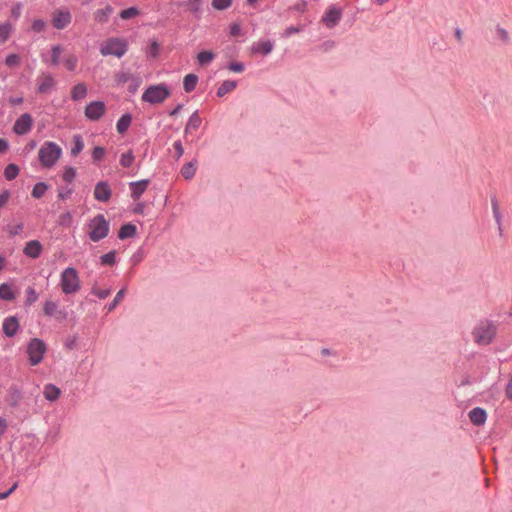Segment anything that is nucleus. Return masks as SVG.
Returning <instances> with one entry per match:
<instances>
[{
    "label": "nucleus",
    "instance_id": "1",
    "mask_svg": "<svg viewBox=\"0 0 512 512\" xmlns=\"http://www.w3.org/2000/svg\"><path fill=\"white\" fill-rule=\"evenodd\" d=\"M62 155V148L55 142L46 141L38 152V158L43 167H53Z\"/></svg>",
    "mask_w": 512,
    "mask_h": 512
},
{
    "label": "nucleus",
    "instance_id": "2",
    "mask_svg": "<svg viewBox=\"0 0 512 512\" xmlns=\"http://www.w3.org/2000/svg\"><path fill=\"white\" fill-rule=\"evenodd\" d=\"M102 56L123 57L128 51V41L120 37L108 38L100 45L99 49Z\"/></svg>",
    "mask_w": 512,
    "mask_h": 512
},
{
    "label": "nucleus",
    "instance_id": "3",
    "mask_svg": "<svg viewBox=\"0 0 512 512\" xmlns=\"http://www.w3.org/2000/svg\"><path fill=\"white\" fill-rule=\"evenodd\" d=\"M88 226L91 228L89 238L93 242H99L104 239L110 231V223L103 214H97L89 221Z\"/></svg>",
    "mask_w": 512,
    "mask_h": 512
},
{
    "label": "nucleus",
    "instance_id": "4",
    "mask_svg": "<svg viewBox=\"0 0 512 512\" xmlns=\"http://www.w3.org/2000/svg\"><path fill=\"white\" fill-rule=\"evenodd\" d=\"M171 94L170 88L165 83L149 86L142 94V101L150 104H160Z\"/></svg>",
    "mask_w": 512,
    "mask_h": 512
},
{
    "label": "nucleus",
    "instance_id": "5",
    "mask_svg": "<svg viewBox=\"0 0 512 512\" xmlns=\"http://www.w3.org/2000/svg\"><path fill=\"white\" fill-rule=\"evenodd\" d=\"M61 288L65 294H73L80 289L78 272L74 267H67L61 273Z\"/></svg>",
    "mask_w": 512,
    "mask_h": 512
},
{
    "label": "nucleus",
    "instance_id": "6",
    "mask_svg": "<svg viewBox=\"0 0 512 512\" xmlns=\"http://www.w3.org/2000/svg\"><path fill=\"white\" fill-rule=\"evenodd\" d=\"M47 351L45 342L39 338H32L27 345V354L29 363L36 366L43 360V356Z\"/></svg>",
    "mask_w": 512,
    "mask_h": 512
},
{
    "label": "nucleus",
    "instance_id": "7",
    "mask_svg": "<svg viewBox=\"0 0 512 512\" xmlns=\"http://www.w3.org/2000/svg\"><path fill=\"white\" fill-rule=\"evenodd\" d=\"M495 330V326L490 322L479 325L473 331L475 342L480 345L490 344L493 337L495 336Z\"/></svg>",
    "mask_w": 512,
    "mask_h": 512
},
{
    "label": "nucleus",
    "instance_id": "8",
    "mask_svg": "<svg viewBox=\"0 0 512 512\" xmlns=\"http://www.w3.org/2000/svg\"><path fill=\"white\" fill-rule=\"evenodd\" d=\"M106 112V106L103 101H92L85 107V117L91 121H98Z\"/></svg>",
    "mask_w": 512,
    "mask_h": 512
},
{
    "label": "nucleus",
    "instance_id": "9",
    "mask_svg": "<svg viewBox=\"0 0 512 512\" xmlns=\"http://www.w3.org/2000/svg\"><path fill=\"white\" fill-rule=\"evenodd\" d=\"M342 18V9L331 5L322 17V22L328 28H334L340 22Z\"/></svg>",
    "mask_w": 512,
    "mask_h": 512
},
{
    "label": "nucleus",
    "instance_id": "10",
    "mask_svg": "<svg viewBox=\"0 0 512 512\" xmlns=\"http://www.w3.org/2000/svg\"><path fill=\"white\" fill-rule=\"evenodd\" d=\"M205 0H185L177 2L176 5L179 7H185L186 10L197 20L202 17L203 5Z\"/></svg>",
    "mask_w": 512,
    "mask_h": 512
},
{
    "label": "nucleus",
    "instance_id": "11",
    "mask_svg": "<svg viewBox=\"0 0 512 512\" xmlns=\"http://www.w3.org/2000/svg\"><path fill=\"white\" fill-rule=\"evenodd\" d=\"M32 124V116L29 113H24L15 121L13 131L17 135H25L31 130Z\"/></svg>",
    "mask_w": 512,
    "mask_h": 512
},
{
    "label": "nucleus",
    "instance_id": "12",
    "mask_svg": "<svg viewBox=\"0 0 512 512\" xmlns=\"http://www.w3.org/2000/svg\"><path fill=\"white\" fill-rule=\"evenodd\" d=\"M72 20L71 13L68 10H57L52 16V25L54 28L62 30L66 28Z\"/></svg>",
    "mask_w": 512,
    "mask_h": 512
},
{
    "label": "nucleus",
    "instance_id": "13",
    "mask_svg": "<svg viewBox=\"0 0 512 512\" xmlns=\"http://www.w3.org/2000/svg\"><path fill=\"white\" fill-rule=\"evenodd\" d=\"M94 198L100 202H108L111 199L112 190L107 181H99L94 187Z\"/></svg>",
    "mask_w": 512,
    "mask_h": 512
},
{
    "label": "nucleus",
    "instance_id": "14",
    "mask_svg": "<svg viewBox=\"0 0 512 512\" xmlns=\"http://www.w3.org/2000/svg\"><path fill=\"white\" fill-rule=\"evenodd\" d=\"M19 329V320L16 316L6 317L3 321L2 330L5 336L14 337Z\"/></svg>",
    "mask_w": 512,
    "mask_h": 512
},
{
    "label": "nucleus",
    "instance_id": "15",
    "mask_svg": "<svg viewBox=\"0 0 512 512\" xmlns=\"http://www.w3.org/2000/svg\"><path fill=\"white\" fill-rule=\"evenodd\" d=\"M150 183L149 179H142L139 181H134L129 184L130 191H131V197L134 200H138L143 193L146 191L148 185Z\"/></svg>",
    "mask_w": 512,
    "mask_h": 512
},
{
    "label": "nucleus",
    "instance_id": "16",
    "mask_svg": "<svg viewBox=\"0 0 512 512\" xmlns=\"http://www.w3.org/2000/svg\"><path fill=\"white\" fill-rule=\"evenodd\" d=\"M42 250L43 246L40 241L30 240L26 243L23 253L32 259H37L41 255Z\"/></svg>",
    "mask_w": 512,
    "mask_h": 512
},
{
    "label": "nucleus",
    "instance_id": "17",
    "mask_svg": "<svg viewBox=\"0 0 512 512\" xmlns=\"http://www.w3.org/2000/svg\"><path fill=\"white\" fill-rule=\"evenodd\" d=\"M274 43L271 40L254 42L251 46L252 54L268 55L272 52Z\"/></svg>",
    "mask_w": 512,
    "mask_h": 512
},
{
    "label": "nucleus",
    "instance_id": "18",
    "mask_svg": "<svg viewBox=\"0 0 512 512\" xmlns=\"http://www.w3.org/2000/svg\"><path fill=\"white\" fill-rule=\"evenodd\" d=\"M468 416H469L471 423L476 426L483 425L487 420V412L485 409H483L481 407L473 408L469 412Z\"/></svg>",
    "mask_w": 512,
    "mask_h": 512
},
{
    "label": "nucleus",
    "instance_id": "19",
    "mask_svg": "<svg viewBox=\"0 0 512 512\" xmlns=\"http://www.w3.org/2000/svg\"><path fill=\"white\" fill-rule=\"evenodd\" d=\"M491 207L493 212V217L497 223L499 235L502 236L503 229H502V214L499 209V203L496 195L491 196Z\"/></svg>",
    "mask_w": 512,
    "mask_h": 512
},
{
    "label": "nucleus",
    "instance_id": "20",
    "mask_svg": "<svg viewBox=\"0 0 512 512\" xmlns=\"http://www.w3.org/2000/svg\"><path fill=\"white\" fill-rule=\"evenodd\" d=\"M201 123H202V119L199 115L198 110H196L192 113V115L188 119V122L184 129L185 135L191 133L193 130H197L201 126Z\"/></svg>",
    "mask_w": 512,
    "mask_h": 512
},
{
    "label": "nucleus",
    "instance_id": "21",
    "mask_svg": "<svg viewBox=\"0 0 512 512\" xmlns=\"http://www.w3.org/2000/svg\"><path fill=\"white\" fill-rule=\"evenodd\" d=\"M137 233V227L136 225L132 224V223H125L123 224L119 231H118V238L120 240H125L127 238H132L136 235Z\"/></svg>",
    "mask_w": 512,
    "mask_h": 512
},
{
    "label": "nucleus",
    "instance_id": "22",
    "mask_svg": "<svg viewBox=\"0 0 512 512\" xmlns=\"http://www.w3.org/2000/svg\"><path fill=\"white\" fill-rule=\"evenodd\" d=\"M197 164L196 159L184 164L180 171L182 177L186 180L192 179L197 171Z\"/></svg>",
    "mask_w": 512,
    "mask_h": 512
},
{
    "label": "nucleus",
    "instance_id": "23",
    "mask_svg": "<svg viewBox=\"0 0 512 512\" xmlns=\"http://www.w3.org/2000/svg\"><path fill=\"white\" fill-rule=\"evenodd\" d=\"M132 123V115L130 113L123 114L116 123V130L119 134L127 132Z\"/></svg>",
    "mask_w": 512,
    "mask_h": 512
},
{
    "label": "nucleus",
    "instance_id": "24",
    "mask_svg": "<svg viewBox=\"0 0 512 512\" xmlns=\"http://www.w3.org/2000/svg\"><path fill=\"white\" fill-rule=\"evenodd\" d=\"M61 390L54 384H46L43 389V395L48 401H55L59 398Z\"/></svg>",
    "mask_w": 512,
    "mask_h": 512
},
{
    "label": "nucleus",
    "instance_id": "25",
    "mask_svg": "<svg viewBox=\"0 0 512 512\" xmlns=\"http://www.w3.org/2000/svg\"><path fill=\"white\" fill-rule=\"evenodd\" d=\"M87 95V86L84 83L76 84L71 90V99L73 101H79L85 98Z\"/></svg>",
    "mask_w": 512,
    "mask_h": 512
},
{
    "label": "nucleus",
    "instance_id": "26",
    "mask_svg": "<svg viewBox=\"0 0 512 512\" xmlns=\"http://www.w3.org/2000/svg\"><path fill=\"white\" fill-rule=\"evenodd\" d=\"M113 12V8L110 5H107L103 9H98L94 13V19L98 23H106Z\"/></svg>",
    "mask_w": 512,
    "mask_h": 512
},
{
    "label": "nucleus",
    "instance_id": "27",
    "mask_svg": "<svg viewBox=\"0 0 512 512\" xmlns=\"http://www.w3.org/2000/svg\"><path fill=\"white\" fill-rule=\"evenodd\" d=\"M198 76L194 73L187 74L183 79V89L185 92H192L197 85Z\"/></svg>",
    "mask_w": 512,
    "mask_h": 512
},
{
    "label": "nucleus",
    "instance_id": "28",
    "mask_svg": "<svg viewBox=\"0 0 512 512\" xmlns=\"http://www.w3.org/2000/svg\"><path fill=\"white\" fill-rule=\"evenodd\" d=\"M237 86V82L235 80H225L217 89V96L219 98L225 96L227 93L233 91Z\"/></svg>",
    "mask_w": 512,
    "mask_h": 512
},
{
    "label": "nucleus",
    "instance_id": "29",
    "mask_svg": "<svg viewBox=\"0 0 512 512\" xmlns=\"http://www.w3.org/2000/svg\"><path fill=\"white\" fill-rule=\"evenodd\" d=\"M54 85H55V81H54L53 77L50 74L45 75L43 80L39 83L37 91L40 94L48 93Z\"/></svg>",
    "mask_w": 512,
    "mask_h": 512
},
{
    "label": "nucleus",
    "instance_id": "30",
    "mask_svg": "<svg viewBox=\"0 0 512 512\" xmlns=\"http://www.w3.org/2000/svg\"><path fill=\"white\" fill-rule=\"evenodd\" d=\"M15 293L8 283H2L0 285V299L6 301H12L15 299Z\"/></svg>",
    "mask_w": 512,
    "mask_h": 512
},
{
    "label": "nucleus",
    "instance_id": "31",
    "mask_svg": "<svg viewBox=\"0 0 512 512\" xmlns=\"http://www.w3.org/2000/svg\"><path fill=\"white\" fill-rule=\"evenodd\" d=\"M215 53L209 50L201 51L197 54V61L199 65L204 66L209 64L214 58Z\"/></svg>",
    "mask_w": 512,
    "mask_h": 512
},
{
    "label": "nucleus",
    "instance_id": "32",
    "mask_svg": "<svg viewBox=\"0 0 512 512\" xmlns=\"http://www.w3.org/2000/svg\"><path fill=\"white\" fill-rule=\"evenodd\" d=\"M19 171L18 165L14 163L8 164L4 169V177L8 181H12L18 176Z\"/></svg>",
    "mask_w": 512,
    "mask_h": 512
},
{
    "label": "nucleus",
    "instance_id": "33",
    "mask_svg": "<svg viewBox=\"0 0 512 512\" xmlns=\"http://www.w3.org/2000/svg\"><path fill=\"white\" fill-rule=\"evenodd\" d=\"M73 147L71 149V155L77 156L84 148V141L80 134H75L73 136Z\"/></svg>",
    "mask_w": 512,
    "mask_h": 512
},
{
    "label": "nucleus",
    "instance_id": "34",
    "mask_svg": "<svg viewBox=\"0 0 512 512\" xmlns=\"http://www.w3.org/2000/svg\"><path fill=\"white\" fill-rule=\"evenodd\" d=\"M48 189L45 182H37L32 189L31 196L35 199H40Z\"/></svg>",
    "mask_w": 512,
    "mask_h": 512
},
{
    "label": "nucleus",
    "instance_id": "35",
    "mask_svg": "<svg viewBox=\"0 0 512 512\" xmlns=\"http://www.w3.org/2000/svg\"><path fill=\"white\" fill-rule=\"evenodd\" d=\"M57 311L58 304L56 302L49 300L44 303L43 313L45 316L55 317Z\"/></svg>",
    "mask_w": 512,
    "mask_h": 512
},
{
    "label": "nucleus",
    "instance_id": "36",
    "mask_svg": "<svg viewBox=\"0 0 512 512\" xmlns=\"http://www.w3.org/2000/svg\"><path fill=\"white\" fill-rule=\"evenodd\" d=\"M116 251L112 250L100 256V263L103 266H113L116 263Z\"/></svg>",
    "mask_w": 512,
    "mask_h": 512
},
{
    "label": "nucleus",
    "instance_id": "37",
    "mask_svg": "<svg viewBox=\"0 0 512 512\" xmlns=\"http://www.w3.org/2000/svg\"><path fill=\"white\" fill-rule=\"evenodd\" d=\"M12 29V25L9 22L0 24V44H3L8 40Z\"/></svg>",
    "mask_w": 512,
    "mask_h": 512
},
{
    "label": "nucleus",
    "instance_id": "38",
    "mask_svg": "<svg viewBox=\"0 0 512 512\" xmlns=\"http://www.w3.org/2000/svg\"><path fill=\"white\" fill-rule=\"evenodd\" d=\"M134 155L132 150H129L121 155L120 165L124 168H129L134 162Z\"/></svg>",
    "mask_w": 512,
    "mask_h": 512
},
{
    "label": "nucleus",
    "instance_id": "39",
    "mask_svg": "<svg viewBox=\"0 0 512 512\" xmlns=\"http://www.w3.org/2000/svg\"><path fill=\"white\" fill-rule=\"evenodd\" d=\"M140 14V11L137 7L132 6L127 9H124L120 12V17L123 20H128L134 18Z\"/></svg>",
    "mask_w": 512,
    "mask_h": 512
},
{
    "label": "nucleus",
    "instance_id": "40",
    "mask_svg": "<svg viewBox=\"0 0 512 512\" xmlns=\"http://www.w3.org/2000/svg\"><path fill=\"white\" fill-rule=\"evenodd\" d=\"M76 175H77V171L74 167L66 166L63 171L62 178L65 182L72 183L74 181Z\"/></svg>",
    "mask_w": 512,
    "mask_h": 512
},
{
    "label": "nucleus",
    "instance_id": "41",
    "mask_svg": "<svg viewBox=\"0 0 512 512\" xmlns=\"http://www.w3.org/2000/svg\"><path fill=\"white\" fill-rule=\"evenodd\" d=\"M58 225L61 226V227H70L71 224H72V214L70 211H66L64 213H62L59 218H58V221H57Z\"/></svg>",
    "mask_w": 512,
    "mask_h": 512
},
{
    "label": "nucleus",
    "instance_id": "42",
    "mask_svg": "<svg viewBox=\"0 0 512 512\" xmlns=\"http://www.w3.org/2000/svg\"><path fill=\"white\" fill-rule=\"evenodd\" d=\"M38 299V293L36 292V290L29 286L27 289H26V300H25V306H30L32 305L33 303H35Z\"/></svg>",
    "mask_w": 512,
    "mask_h": 512
},
{
    "label": "nucleus",
    "instance_id": "43",
    "mask_svg": "<svg viewBox=\"0 0 512 512\" xmlns=\"http://www.w3.org/2000/svg\"><path fill=\"white\" fill-rule=\"evenodd\" d=\"M63 48L61 45H55L51 48V64L57 66L60 62V54Z\"/></svg>",
    "mask_w": 512,
    "mask_h": 512
},
{
    "label": "nucleus",
    "instance_id": "44",
    "mask_svg": "<svg viewBox=\"0 0 512 512\" xmlns=\"http://www.w3.org/2000/svg\"><path fill=\"white\" fill-rule=\"evenodd\" d=\"M125 293H126V289L125 288H122V289H120L117 292V294L115 295L113 301L107 306L108 312H111L112 310H114L117 307V305L123 299Z\"/></svg>",
    "mask_w": 512,
    "mask_h": 512
},
{
    "label": "nucleus",
    "instance_id": "45",
    "mask_svg": "<svg viewBox=\"0 0 512 512\" xmlns=\"http://www.w3.org/2000/svg\"><path fill=\"white\" fill-rule=\"evenodd\" d=\"M211 5L215 10L223 11L232 5V0H212Z\"/></svg>",
    "mask_w": 512,
    "mask_h": 512
},
{
    "label": "nucleus",
    "instance_id": "46",
    "mask_svg": "<svg viewBox=\"0 0 512 512\" xmlns=\"http://www.w3.org/2000/svg\"><path fill=\"white\" fill-rule=\"evenodd\" d=\"M78 64V58L75 55H70L64 60V66L69 71H74Z\"/></svg>",
    "mask_w": 512,
    "mask_h": 512
},
{
    "label": "nucleus",
    "instance_id": "47",
    "mask_svg": "<svg viewBox=\"0 0 512 512\" xmlns=\"http://www.w3.org/2000/svg\"><path fill=\"white\" fill-rule=\"evenodd\" d=\"M105 155V149L101 146H96L92 150V159L93 162L98 163L100 162Z\"/></svg>",
    "mask_w": 512,
    "mask_h": 512
},
{
    "label": "nucleus",
    "instance_id": "48",
    "mask_svg": "<svg viewBox=\"0 0 512 512\" xmlns=\"http://www.w3.org/2000/svg\"><path fill=\"white\" fill-rule=\"evenodd\" d=\"M21 58L18 54H9L5 59V64L8 67H16L20 64Z\"/></svg>",
    "mask_w": 512,
    "mask_h": 512
},
{
    "label": "nucleus",
    "instance_id": "49",
    "mask_svg": "<svg viewBox=\"0 0 512 512\" xmlns=\"http://www.w3.org/2000/svg\"><path fill=\"white\" fill-rule=\"evenodd\" d=\"M10 393H11V397H12V401H11L10 405L12 407L18 406L19 400L21 398V391L17 387H11Z\"/></svg>",
    "mask_w": 512,
    "mask_h": 512
},
{
    "label": "nucleus",
    "instance_id": "50",
    "mask_svg": "<svg viewBox=\"0 0 512 512\" xmlns=\"http://www.w3.org/2000/svg\"><path fill=\"white\" fill-rule=\"evenodd\" d=\"M46 28V22L43 19H35L31 24V29L34 32L40 33Z\"/></svg>",
    "mask_w": 512,
    "mask_h": 512
},
{
    "label": "nucleus",
    "instance_id": "51",
    "mask_svg": "<svg viewBox=\"0 0 512 512\" xmlns=\"http://www.w3.org/2000/svg\"><path fill=\"white\" fill-rule=\"evenodd\" d=\"M132 78L131 74L128 72H119L115 75V81L118 85L125 84Z\"/></svg>",
    "mask_w": 512,
    "mask_h": 512
},
{
    "label": "nucleus",
    "instance_id": "52",
    "mask_svg": "<svg viewBox=\"0 0 512 512\" xmlns=\"http://www.w3.org/2000/svg\"><path fill=\"white\" fill-rule=\"evenodd\" d=\"M160 52V44L157 40H151L149 44V54L153 58H157Z\"/></svg>",
    "mask_w": 512,
    "mask_h": 512
},
{
    "label": "nucleus",
    "instance_id": "53",
    "mask_svg": "<svg viewBox=\"0 0 512 512\" xmlns=\"http://www.w3.org/2000/svg\"><path fill=\"white\" fill-rule=\"evenodd\" d=\"M227 68L232 72L241 73L244 71L245 66L242 62L233 61L228 64Z\"/></svg>",
    "mask_w": 512,
    "mask_h": 512
},
{
    "label": "nucleus",
    "instance_id": "54",
    "mask_svg": "<svg viewBox=\"0 0 512 512\" xmlns=\"http://www.w3.org/2000/svg\"><path fill=\"white\" fill-rule=\"evenodd\" d=\"M91 292L100 299L107 298L111 293L110 289H97L96 287H93Z\"/></svg>",
    "mask_w": 512,
    "mask_h": 512
},
{
    "label": "nucleus",
    "instance_id": "55",
    "mask_svg": "<svg viewBox=\"0 0 512 512\" xmlns=\"http://www.w3.org/2000/svg\"><path fill=\"white\" fill-rule=\"evenodd\" d=\"M242 29L241 25L237 22H234L229 27V34L233 37L241 35Z\"/></svg>",
    "mask_w": 512,
    "mask_h": 512
},
{
    "label": "nucleus",
    "instance_id": "56",
    "mask_svg": "<svg viewBox=\"0 0 512 512\" xmlns=\"http://www.w3.org/2000/svg\"><path fill=\"white\" fill-rule=\"evenodd\" d=\"M496 33L498 35V37L504 42V43H508L510 38H509V34L507 32L506 29L498 26L497 29H496Z\"/></svg>",
    "mask_w": 512,
    "mask_h": 512
},
{
    "label": "nucleus",
    "instance_id": "57",
    "mask_svg": "<svg viewBox=\"0 0 512 512\" xmlns=\"http://www.w3.org/2000/svg\"><path fill=\"white\" fill-rule=\"evenodd\" d=\"M173 148L175 150L176 159L177 160L180 159V157H182V155L184 154V148H183L181 140L175 141L173 144Z\"/></svg>",
    "mask_w": 512,
    "mask_h": 512
},
{
    "label": "nucleus",
    "instance_id": "58",
    "mask_svg": "<svg viewBox=\"0 0 512 512\" xmlns=\"http://www.w3.org/2000/svg\"><path fill=\"white\" fill-rule=\"evenodd\" d=\"M10 195L11 194H10V191L8 189H4L0 193V209L3 208L7 204L8 200L10 198Z\"/></svg>",
    "mask_w": 512,
    "mask_h": 512
},
{
    "label": "nucleus",
    "instance_id": "59",
    "mask_svg": "<svg viewBox=\"0 0 512 512\" xmlns=\"http://www.w3.org/2000/svg\"><path fill=\"white\" fill-rule=\"evenodd\" d=\"M21 11H22V4L16 3L15 5H13V7L11 9V16L14 17L15 19H17L20 17Z\"/></svg>",
    "mask_w": 512,
    "mask_h": 512
},
{
    "label": "nucleus",
    "instance_id": "60",
    "mask_svg": "<svg viewBox=\"0 0 512 512\" xmlns=\"http://www.w3.org/2000/svg\"><path fill=\"white\" fill-rule=\"evenodd\" d=\"M72 193H73L72 188L61 189L58 192V198L61 200H65V199L69 198Z\"/></svg>",
    "mask_w": 512,
    "mask_h": 512
},
{
    "label": "nucleus",
    "instance_id": "61",
    "mask_svg": "<svg viewBox=\"0 0 512 512\" xmlns=\"http://www.w3.org/2000/svg\"><path fill=\"white\" fill-rule=\"evenodd\" d=\"M300 31V28L297 26H289L287 27L283 32V37H290L291 35L298 33Z\"/></svg>",
    "mask_w": 512,
    "mask_h": 512
},
{
    "label": "nucleus",
    "instance_id": "62",
    "mask_svg": "<svg viewBox=\"0 0 512 512\" xmlns=\"http://www.w3.org/2000/svg\"><path fill=\"white\" fill-rule=\"evenodd\" d=\"M23 229V224L19 223L10 229L9 234L11 237L18 235Z\"/></svg>",
    "mask_w": 512,
    "mask_h": 512
},
{
    "label": "nucleus",
    "instance_id": "63",
    "mask_svg": "<svg viewBox=\"0 0 512 512\" xmlns=\"http://www.w3.org/2000/svg\"><path fill=\"white\" fill-rule=\"evenodd\" d=\"M306 6H307L306 1H300V2L296 3L292 8L295 11L304 12L306 9Z\"/></svg>",
    "mask_w": 512,
    "mask_h": 512
},
{
    "label": "nucleus",
    "instance_id": "64",
    "mask_svg": "<svg viewBox=\"0 0 512 512\" xmlns=\"http://www.w3.org/2000/svg\"><path fill=\"white\" fill-rule=\"evenodd\" d=\"M506 396L508 399L512 400V376L506 386Z\"/></svg>",
    "mask_w": 512,
    "mask_h": 512
}]
</instances>
